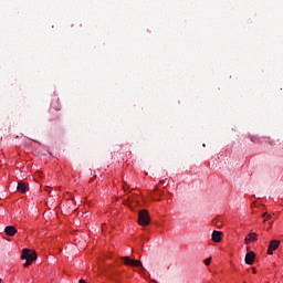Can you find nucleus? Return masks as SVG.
<instances>
[{
  "mask_svg": "<svg viewBox=\"0 0 283 283\" xmlns=\"http://www.w3.org/2000/svg\"><path fill=\"white\" fill-rule=\"evenodd\" d=\"M251 242H258V233L251 232L244 239V244H251Z\"/></svg>",
  "mask_w": 283,
  "mask_h": 283,
  "instance_id": "6",
  "label": "nucleus"
},
{
  "mask_svg": "<svg viewBox=\"0 0 283 283\" xmlns=\"http://www.w3.org/2000/svg\"><path fill=\"white\" fill-rule=\"evenodd\" d=\"M252 273H256L255 268L252 269Z\"/></svg>",
  "mask_w": 283,
  "mask_h": 283,
  "instance_id": "14",
  "label": "nucleus"
},
{
  "mask_svg": "<svg viewBox=\"0 0 283 283\" xmlns=\"http://www.w3.org/2000/svg\"><path fill=\"white\" fill-rule=\"evenodd\" d=\"M19 193H25V191H28V184L20 181L18 182V187H17Z\"/></svg>",
  "mask_w": 283,
  "mask_h": 283,
  "instance_id": "9",
  "label": "nucleus"
},
{
  "mask_svg": "<svg viewBox=\"0 0 283 283\" xmlns=\"http://www.w3.org/2000/svg\"><path fill=\"white\" fill-rule=\"evenodd\" d=\"M78 283H87L85 280L81 279Z\"/></svg>",
  "mask_w": 283,
  "mask_h": 283,
  "instance_id": "13",
  "label": "nucleus"
},
{
  "mask_svg": "<svg viewBox=\"0 0 283 283\" xmlns=\"http://www.w3.org/2000/svg\"><path fill=\"white\" fill-rule=\"evenodd\" d=\"M6 235H9V238H14L17 235V228L13 226H7L4 228Z\"/></svg>",
  "mask_w": 283,
  "mask_h": 283,
  "instance_id": "5",
  "label": "nucleus"
},
{
  "mask_svg": "<svg viewBox=\"0 0 283 283\" xmlns=\"http://www.w3.org/2000/svg\"><path fill=\"white\" fill-rule=\"evenodd\" d=\"M218 229H220V224H217Z\"/></svg>",
  "mask_w": 283,
  "mask_h": 283,
  "instance_id": "15",
  "label": "nucleus"
},
{
  "mask_svg": "<svg viewBox=\"0 0 283 283\" xmlns=\"http://www.w3.org/2000/svg\"><path fill=\"white\" fill-rule=\"evenodd\" d=\"M245 264H253V262H255V252L253 251H250L245 254Z\"/></svg>",
  "mask_w": 283,
  "mask_h": 283,
  "instance_id": "7",
  "label": "nucleus"
},
{
  "mask_svg": "<svg viewBox=\"0 0 283 283\" xmlns=\"http://www.w3.org/2000/svg\"><path fill=\"white\" fill-rule=\"evenodd\" d=\"M149 222H151V219L149 218V211L140 210L138 213V224H140V227H147L149 226Z\"/></svg>",
  "mask_w": 283,
  "mask_h": 283,
  "instance_id": "2",
  "label": "nucleus"
},
{
  "mask_svg": "<svg viewBox=\"0 0 283 283\" xmlns=\"http://www.w3.org/2000/svg\"><path fill=\"white\" fill-rule=\"evenodd\" d=\"M281 243L282 242L280 240L270 241V244H269V248H268V255H273V251H277Z\"/></svg>",
  "mask_w": 283,
  "mask_h": 283,
  "instance_id": "4",
  "label": "nucleus"
},
{
  "mask_svg": "<svg viewBox=\"0 0 283 283\" xmlns=\"http://www.w3.org/2000/svg\"><path fill=\"white\" fill-rule=\"evenodd\" d=\"M51 107H53V109H56V112H60L61 103L59 102V97L52 99Z\"/></svg>",
  "mask_w": 283,
  "mask_h": 283,
  "instance_id": "10",
  "label": "nucleus"
},
{
  "mask_svg": "<svg viewBox=\"0 0 283 283\" xmlns=\"http://www.w3.org/2000/svg\"><path fill=\"white\" fill-rule=\"evenodd\" d=\"M206 266H209L211 264V258H208L205 260Z\"/></svg>",
  "mask_w": 283,
  "mask_h": 283,
  "instance_id": "12",
  "label": "nucleus"
},
{
  "mask_svg": "<svg viewBox=\"0 0 283 283\" xmlns=\"http://www.w3.org/2000/svg\"><path fill=\"white\" fill-rule=\"evenodd\" d=\"M263 218H265L263 222H266V220H271V214H269V212H265L263 213Z\"/></svg>",
  "mask_w": 283,
  "mask_h": 283,
  "instance_id": "11",
  "label": "nucleus"
},
{
  "mask_svg": "<svg viewBox=\"0 0 283 283\" xmlns=\"http://www.w3.org/2000/svg\"><path fill=\"white\" fill-rule=\"evenodd\" d=\"M120 260L126 264V266L143 268V262H140V260H132L129 256H123Z\"/></svg>",
  "mask_w": 283,
  "mask_h": 283,
  "instance_id": "3",
  "label": "nucleus"
},
{
  "mask_svg": "<svg viewBox=\"0 0 283 283\" xmlns=\"http://www.w3.org/2000/svg\"><path fill=\"white\" fill-rule=\"evenodd\" d=\"M0 283H1V279H0Z\"/></svg>",
  "mask_w": 283,
  "mask_h": 283,
  "instance_id": "16",
  "label": "nucleus"
},
{
  "mask_svg": "<svg viewBox=\"0 0 283 283\" xmlns=\"http://www.w3.org/2000/svg\"><path fill=\"white\" fill-rule=\"evenodd\" d=\"M21 260H27L24 263V266L28 268L36 260V251L30 250V249H24L22 251Z\"/></svg>",
  "mask_w": 283,
  "mask_h": 283,
  "instance_id": "1",
  "label": "nucleus"
},
{
  "mask_svg": "<svg viewBox=\"0 0 283 283\" xmlns=\"http://www.w3.org/2000/svg\"><path fill=\"white\" fill-rule=\"evenodd\" d=\"M211 238H212V242H222V232H220V231H213L212 232V235H211Z\"/></svg>",
  "mask_w": 283,
  "mask_h": 283,
  "instance_id": "8",
  "label": "nucleus"
}]
</instances>
